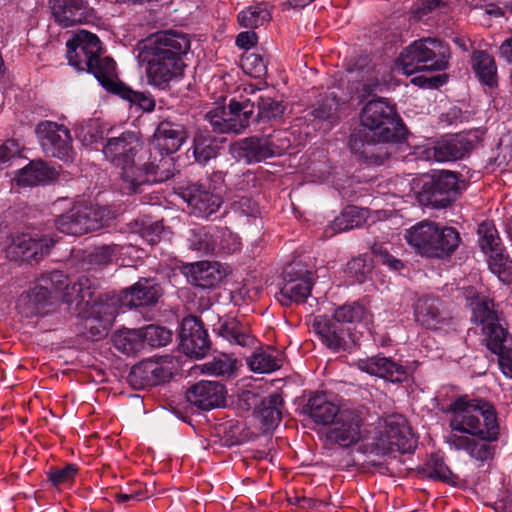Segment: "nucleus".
Wrapping results in <instances>:
<instances>
[{
	"instance_id": "1",
	"label": "nucleus",
	"mask_w": 512,
	"mask_h": 512,
	"mask_svg": "<svg viewBox=\"0 0 512 512\" xmlns=\"http://www.w3.org/2000/svg\"><path fill=\"white\" fill-rule=\"evenodd\" d=\"M450 414V433L446 443L451 449L467 452L478 461L493 457L491 445L499 438L500 427L494 406L483 399L459 396L446 409Z\"/></svg>"
},
{
	"instance_id": "2",
	"label": "nucleus",
	"mask_w": 512,
	"mask_h": 512,
	"mask_svg": "<svg viewBox=\"0 0 512 512\" xmlns=\"http://www.w3.org/2000/svg\"><path fill=\"white\" fill-rule=\"evenodd\" d=\"M187 34L176 30L159 31L138 43V59L147 83L167 90L184 76V57L190 50Z\"/></svg>"
},
{
	"instance_id": "3",
	"label": "nucleus",
	"mask_w": 512,
	"mask_h": 512,
	"mask_svg": "<svg viewBox=\"0 0 512 512\" xmlns=\"http://www.w3.org/2000/svg\"><path fill=\"white\" fill-rule=\"evenodd\" d=\"M361 128L349 138V148L366 160L374 158L372 147L378 143H400L407 129L394 104L386 98L368 101L360 112Z\"/></svg>"
},
{
	"instance_id": "4",
	"label": "nucleus",
	"mask_w": 512,
	"mask_h": 512,
	"mask_svg": "<svg viewBox=\"0 0 512 512\" xmlns=\"http://www.w3.org/2000/svg\"><path fill=\"white\" fill-rule=\"evenodd\" d=\"M68 63L78 71H87L94 75L104 87L116 73V63L111 57H102L99 38L82 30L66 43Z\"/></svg>"
},
{
	"instance_id": "5",
	"label": "nucleus",
	"mask_w": 512,
	"mask_h": 512,
	"mask_svg": "<svg viewBox=\"0 0 512 512\" xmlns=\"http://www.w3.org/2000/svg\"><path fill=\"white\" fill-rule=\"evenodd\" d=\"M451 58L450 47L437 38H422L407 46L398 58L405 74L416 71H444Z\"/></svg>"
},
{
	"instance_id": "6",
	"label": "nucleus",
	"mask_w": 512,
	"mask_h": 512,
	"mask_svg": "<svg viewBox=\"0 0 512 512\" xmlns=\"http://www.w3.org/2000/svg\"><path fill=\"white\" fill-rule=\"evenodd\" d=\"M144 142L139 132L125 130L119 135H110L103 145L105 158L119 168L120 190L123 193L131 181L136 167L135 157L143 149Z\"/></svg>"
},
{
	"instance_id": "7",
	"label": "nucleus",
	"mask_w": 512,
	"mask_h": 512,
	"mask_svg": "<svg viewBox=\"0 0 512 512\" xmlns=\"http://www.w3.org/2000/svg\"><path fill=\"white\" fill-rule=\"evenodd\" d=\"M373 447L377 454L381 455L413 452L416 448V440L405 417L400 414H391L380 421Z\"/></svg>"
},
{
	"instance_id": "8",
	"label": "nucleus",
	"mask_w": 512,
	"mask_h": 512,
	"mask_svg": "<svg viewBox=\"0 0 512 512\" xmlns=\"http://www.w3.org/2000/svg\"><path fill=\"white\" fill-rule=\"evenodd\" d=\"M149 158L141 167H135L133 176L127 184L123 194H136L142 192L146 184L162 183L174 176L175 159L172 154L164 151H149Z\"/></svg>"
},
{
	"instance_id": "9",
	"label": "nucleus",
	"mask_w": 512,
	"mask_h": 512,
	"mask_svg": "<svg viewBox=\"0 0 512 512\" xmlns=\"http://www.w3.org/2000/svg\"><path fill=\"white\" fill-rule=\"evenodd\" d=\"M458 177L455 172L442 170L423 181L417 193L419 203L426 207L446 208L458 193Z\"/></svg>"
},
{
	"instance_id": "10",
	"label": "nucleus",
	"mask_w": 512,
	"mask_h": 512,
	"mask_svg": "<svg viewBox=\"0 0 512 512\" xmlns=\"http://www.w3.org/2000/svg\"><path fill=\"white\" fill-rule=\"evenodd\" d=\"M313 285L312 271L306 269L299 262L290 263L283 270L282 284L277 299L285 307H289L293 303L302 304L311 295Z\"/></svg>"
},
{
	"instance_id": "11",
	"label": "nucleus",
	"mask_w": 512,
	"mask_h": 512,
	"mask_svg": "<svg viewBox=\"0 0 512 512\" xmlns=\"http://www.w3.org/2000/svg\"><path fill=\"white\" fill-rule=\"evenodd\" d=\"M105 210L96 205L75 204L55 220L57 229L65 234L80 236L100 229Z\"/></svg>"
},
{
	"instance_id": "12",
	"label": "nucleus",
	"mask_w": 512,
	"mask_h": 512,
	"mask_svg": "<svg viewBox=\"0 0 512 512\" xmlns=\"http://www.w3.org/2000/svg\"><path fill=\"white\" fill-rule=\"evenodd\" d=\"M479 142L477 132L469 131L445 137L432 146L424 147L419 156L426 161H456L468 155Z\"/></svg>"
},
{
	"instance_id": "13",
	"label": "nucleus",
	"mask_w": 512,
	"mask_h": 512,
	"mask_svg": "<svg viewBox=\"0 0 512 512\" xmlns=\"http://www.w3.org/2000/svg\"><path fill=\"white\" fill-rule=\"evenodd\" d=\"M36 133L43 152L65 163L73 162L76 152L72 145L70 130L63 124L41 121Z\"/></svg>"
},
{
	"instance_id": "14",
	"label": "nucleus",
	"mask_w": 512,
	"mask_h": 512,
	"mask_svg": "<svg viewBox=\"0 0 512 512\" xmlns=\"http://www.w3.org/2000/svg\"><path fill=\"white\" fill-rule=\"evenodd\" d=\"M366 432L363 413L355 408L343 407L326 437L331 443L349 448L363 440Z\"/></svg>"
},
{
	"instance_id": "15",
	"label": "nucleus",
	"mask_w": 512,
	"mask_h": 512,
	"mask_svg": "<svg viewBox=\"0 0 512 512\" xmlns=\"http://www.w3.org/2000/svg\"><path fill=\"white\" fill-rule=\"evenodd\" d=\"M416 322L426 329H449L454 325V318L447 305L438 297L424 295L414 304Z\"/></svg>"
},
{
	"instance_id": "16",
	"label": "nucleus",
	"mask_w": 512,
	"mask_h": 512,
	"mask_svg": "<svg viewBox=\"0 0 512 512\" xmlns=\"http://www.w3.org/2000/svg\"><path fill=\"white\" fill-rule=\"evenodd\" d=\"M171 360L168 356L145 359L134 365L127 380L134 389H146L159 385L172 376Z\"/></svg>"
},
{
	"instance_id": "17",
	"label": "nucleus",
	"mask_w": 512,
	"mask_h": 512,
	"mask_svg": "<svg viewBox=\"0 0 512 512\" xmlns=\"http://www.w3.org/2000/svg\"><path fill=\"white\" fill-rule=\"evenodd\" d=\"M179 338L183 352L189 357L203 358L210 351L208 332L196 316L189 315L182 320Z\"/></svg>"
},
{
	"instance_id": "18",
	"label": "nucleus",
	"mask_w": 512,
	"mask_h": 512,
	"mask_svg": "<svg viewBox=\"0 0 512 512\" xmlns=\"http://www.w3.org/2000/svg\"><path fill=\"white\" fill-rule=\"evenodd\" d=\"M312 328L322 344L333 352L346 351L352 343L349 329L327 315L315 316Z\"/></svg>"
},
{
	"instance_id": "19",
	"label": "nucleus",
	"mask_w": 512,
	"mask_h": 512,
	"mask_svg": "<svg viewBox=\"0 0 512 512\" xmlns=\"http://www.w3.org/2000/svg\"><path fill=\"white\" fill-rule=\"evenodd\" d=\"M182 198L198 217L208 218L216 213L222 205L221 196L203 183L189 184L182 191Z\"/></svg>"
},
{
	"instance_id": "20",
	"label": "nucleus",
	"mask_w": 512,
	"mask_h": 512,
	"mask_svg": "<svg viewBox=\"0 0 512 512\" xmlns=\"http://www.w3.org/2000/svg\"><path fill=\"white\" fill-rule=\"evenodd\" d=\"M49 7L55 22L65 28L88 23L94 16L85 0H49Z\"/></svg>"
},
{
	"instance_id": "21",
	"label": "nucleus",
	"mask_w": 512,
	"mask_h": 512,
	"mask_svg": "<svg viewBox=\"0 0 512 512\" xmlns=\"http://www.w3.org/2000/svg\"><path fill=\"white\" fill-rule=\"evenodd\" d=\"M55 241L45 235L22 233L12 239L8 253L15 260H39L48 254Z\"/></svg>"
},
{
	"instance_id": "22",
	"label": "nucleus",
	"mask_w": 512,
	"mask_h": 512,
	"mask_svg": "<svg viewBox=\"0 0 512 512\" xmlns=\"http://www.w3.org/2000/svg\"><path fill=\"white\" fill-rule=\"evenodd\" d=\"M188 138L186 127L165 119L158 123L151 139V147L168 154L176 153Z\"/></svg>"
},
{
	"instance_id": "23",
	"label": "nucleus",
	"mask_w": 512,
	"mask_h": 512,
	"mask_svg": "<svg viewBox=\"0 0 512 512\" xmlns=\"http://www.w3.org/2000/svg\"><path fill=\"white\" fill-rule=\"evenodd\" d=\"M54 309L51 295L38 284L22 292L16 301V310L25 318L43 317Z\"/></svg>"
},
{
	"instance_id": "24",
	"label": "nucleus",
	"mask_w": 512,
	"mask_h": 512,
	"mask_svg": "<svg viewBox=\"0 0 512 512\" xmlns=\"http://www.w3.org/2000/svg\"><path fill=\"white\" fill-rule=\"evenodd\" d=\"M187 401L200 410L219 407L225 400V387L217 381H199L186 392Z\"/></svg>"
},
{
	"instance_id": "25",
	"label": "nucleus",
	"mask_w": 512,
	"mask_h": 512,
	"mask_svg": "<svg viewBox=\"0 0 512 512\" xmlns=\"http://www.w3.org/2000/svg\"><path fill=\"white\" fill-rule=\"evenodd\" d=\"M161 295V287L155 279L142 278L131 287L122 291L119 302L120 306L133 308L153 305Z\"/></svg>"
},
{
	"instance_id": "26",
	"label": "nucleus",
	"mask_w": 512,
	"mask_h": 512,
	"mask_svg": "<svg viewBox=\"0 0 512 512\" xmlns=\"http://www.w3.org/2000/svg\"><path fill=\"white\" fill-rule=\"evenodd\" d=\"M356 366L363 372L391 382H403L407 378L406 367L380 354L365 359H359Z\"/></svg>"
},
{
	"instance_id": "27",
	"label": "nucleus",
	"mask_w": 512,
	"mask_h": 512,
	"mask_svg": "<svg viewBox=\"0 0 512 512\" xmlns=\"http://www.w3.org/2000/svg\"><path fill=\"white\" fill-rule=\"evenodd\" d=\"M190 284L203 289L216 287L226 277V269L218 262L199 261L185 267Z\"/></svg>"
},
{
	"instance_id": "28",
	"label": "nucleus",
	"mask_w": 512,
	"mask_h": 512,
	"mask_svg": "<svg viewBox=\"0 0 512 512\" xmlns=\"http://www.w3.org/2000/svg\"><path fill=\"white\" fill-rule=\"evenodd\" d=\"M437 235V223L421 221L406 230L404 238L421 256L435 258L438 249L434 240Z\"/></svg>"
},
{
	"instance_id": "29",
	"label": "nucleus",
	"mask_w": 512,
	"mask_h": 512,
	"mask_svg": "<svg viewBox=\"0 0 512 512\" xmlns=\"http://www.w3.org/2000/svg\"><path fill=\"white\" fill-rule=\"evenodd\" d=\"M306 407L312 420L324 426L332 425L343 408L333 402L326 393H318L310 397Z\"/></svg>"
},
{
	"instance_id": "30",
	"label": "nucleus",
	"mask_w": 512,
	"mask_h": 512,
	"mask_svg": "<svg viewBox=\"0 0 512 512\" xmlns=\"http://www.w3.org/2000/svg\"><path fill=\"white\" fill-rule=\"evenodd\" d=\"M233 151L236 158L248 164L271 158L265 135L244 138L233 146Z\"/></svg>"
},
{
	"instance_id": "31",
	"label": "nucleus",
	"mask_w": 512,
	"mask_h": 512,
	"mask_svg": "<svg viewBox=\"0 0 512 512\" xmlns=\"http://www.w3.org/2000/svg\"><path fill=\"white\" fill-rule=\"evenodd\" d=\"M103 88L110 93L118 95L143 112H152L155 109L156 103L150 94L132 90L118 79L117 73L106 82Z\"/></svg>"
},
{
	"instance_id": "32",
	"label": "nucleus",
	"mask_w": 512,
	"mask_h": 512,
	"mask_svg": "<svg viewBox=\"0 0 512 512\" xmlns=\"http://www.w3.org/2000/svg\"><path fill=\"white\" fill-rule=\"evenodd\" d=\"M58 176V171L43 160L31 161L17 175V183L21 186H37L52 182Z\"/></svg>"
},
{
	"instance_id": "33",
	"label": "nucleus",
	"mask_w": 512,
	"mask_h": 512,
	"mask_svg": "<svg viewBox=\"0 0 512 512\" xmlns=\"http://www.w3.org/2000/svg\"><path fill=\"white\" fill-rule=\"evenodd\" d=\"M217 334L230 344L241 347H253L257 341L255 336L251 334L250 329L236 318H229L220 322Z\"/></svg>"
},
{
	"instance_id": "34",
	"label": "nucleus",
	"mask_w": 512,
	"mask_h": 512,
	"mask_svg": "<svg viewBox=\"0 0 512 512\" xmlns=\"http://www.w3.org/2000/svg\"><path fill=\"white\" fill-rule=\"evenodd\" d=\"M339 107L340 101L337 95L334 92L326 93L307 113L305 119L313 122L314 126L324 121L333 122L338 118Z\"/></svg>"
},
{
	"instance_id": "35",
	"label": "nucleus",
	"mask_w": 512,
	"mask_h": 512,
	"mask_svg": "<svg viewBox=\"0 0 512 512\" xmlns=\"http://www.w3.org/2000/svg\"><path fill=\"white\" fill-rule=\"evenodd\" d=\"M283 399L280 394L273 393L263 398L257 407V415L261 419L263 429L269 431L278 426L282 418Z\"/></svg>"
},
{
	"instance_id": "36",
	"label": "nucleus",
	"mask_w": 512,
	"mask_h": 512,
	"mask_svg": "<svg viewBox=\"0 0 512 512\" xmlns=\"http://www.w3.org/2000/svg\"><path fill=\"white\" fill-rule=\"evenodd\" d=\"M472 69L481 83L493 87L497 84V65L492 55L484 50L472 53Z\"/></svg>"
},
{
	"instance_id": "37",
	"label": "nucleus",
	"mask_w": 512,
	"mask_h": 512,
	"mask_svg": "<svg viewBox=\"0 0 512 512\" xmlns=\"http://www.w3.org/2000/svg\"><path fill=\"white\" fill-rule=\"evenodd\" d=\"M482 334L485 345L491 352L502 351L512 345V338L501 318L483 326Z\"/></svg>"
},
{
	"instance_id": "38",
	"label": "nucleus",
	"mask_w": 512,
	"mask_h": 512,
	"mask_svg": "<svg viewBox=\"0 0 512 512\" xmlns=\"http://www.w3.org/2000/svg\"><path fill=\"white\" fill-rule=\"evenodd\" d=\"M437 234L434 240V246L438 249L435 258H444L452 255L461 242L459 232L453 227L442 226L437 223Z\"/></svg>"
},
{
	"instance_id": "39",
	"label": "nucleus",
	"mask_w": 512,
	"mask_h": 512,
	"mask_svg": "<svg viewBox=\"0 0 512 512\" xmlns=\"http://www.w3.org/2000/svg\"><path fill=\"white\" fill-rule=\"evenodd\" d=\"M193 155L198 163L205 164L217 155L216 139L207 130H198L193 138Z\"/></svg>"
},
{
	"instance_id": "40",
	"label": "nucleus",
	"mask_w": 512,
	"mask_h": 512,
	"mask_svg": "<svg viewBox=\"0 0 512 512\" xmlns=\"http://www.w3.org/2000/svg\"><path fill=\"white\" fill-rule=\"evenodd\" d=\"M189 246L192 250L204 254H215V227H202L189 231Z\"/></svg>"
},
{
	"instance_id": "41",
	"label": "nucleus",
	"mask_w": 512,
	"mask_h": 512,
	"mask_svg": "<svg viewBox=\"0 0 512 512\" xmlns=\"http://www.w3.org/2000/svg\"><path fill=\"white\" fill-rule=\"evenodd\" d=\"M472 291H469L471 293ZM471 299L470 306L472 309V320L483 326L488 323H491L500 318L498 312L494 309V302L486 296H476L475 298L471 297L470 294L467 295Z\"/></svg>"
},
{
	"instance_id": "42",
	"label": "nucleus",
	"mask_w": 512,
	"mask_h": 512,
	"mask_svg": "<svg viewBox=\"0 0 512 512\" xmlns=\"http://www.w3.org/2000/svg\"><path fill=\"white\" fill-rule=\"evenodd\" d=\"M246 363L255 373H271L278 370L282 365L281 360L270 349L255 350L251 356L247 357Z\"/></svg>"
},
{
	"instance_id": "43",
	"label": "nucleus",
	"mask_w": 512,
	"mask_h": 512,
	"mask_svg": "<svg viewBox=\"0 0 512 512\" xmlns=\"http://www.w3.org/2000/svg\"><path fill=\"white\" fill-rule=\"evenodd\" d=\"M422 473L426 478L447 484H455L458 480V477L445 464L443 458L437 454L430 456L422 468Z\"/></svg>"
},
{
	"instance_id": "44",
	"label": "nucleus",
	"mask_w": 512,
	"mask_h": 512,
	"mask_svg": "<svg viewBox=\"0 0 512 512\" xmlns=\"http://www.w3.org/2000/svg\"><path fill=\"white\" fill-rule=\"evenodd\" d=\"M271 20V14L267 9L266 4L259 3L257 5L249 6L242 10L238 16L237 21L242 28L256 29L259 26Z\"/></svg>"
},
{
	"instance_id": "45",
	"label": "nucleus",
	"mask_w": 512,
	"mask_h": 512,
	"mask_svg": "<svg viewBox=\"0 0 512 512\" xmlns=\"http://www.w3.org/2000/svg\"><path fill=\"white\" fill-rule=\"evenodd\" d=\"M477 234L479 247L486 255L503 248L498 231L492 221H483L478 226Z\"/></svg>"
},
{
	"instance_id": "46",
	"label": "nucleus",
	"mask_w": 512,
	"mask_h": 512,
	"mask_svg": "<svg viewBox=\"0 0 512 512\" xmlns=\"http://www.w3.org/2000/svg\"><path fill=\"white\" fill-rule=\"evenodd\" d=\"M115 348L125 354H135L144 348L141 330L119 331L113 336Z\"/></svg>"
},
{
	"instance_id": "47",
	"label": "nucleus",
	"mask_w": 512,
	"mask_h": 512,
	"mask_svg": "<svg viewBox=\"0 0 512 512\" xmlns=\"http://www.w3.org/2000/svg\"><path fill=\"white\" fill-rule=\"evenodd\" d=\"M97 287L98 281L96 278L82 275L71 286V292H65L63 296L66 302H70L73 299V295L76 294V299L84 301L88 304L92 299Z\"/></svg>"
},
{
	"instance_id": "48",
	"label": "nucleus",
	"mask_w": 512,
	"mask_h": 512,
	"mask_svg": "<svg viewBox=\"0 0 512 512\" xmlns=\"http://www.w3.org/2000/svg\"><path fill=\"white\" fill-rule=\"evenodd\" d=\"M489 256L488 265L492 273L505 282H512V260L504 253V247L500 251L487 254Z\"/></svg>"
},
{
	"instance_id": "49",
	"label": "nucleus",
	"mask_w": 512,
	"mask_h": 512,
	"mask_svg": "<svg viewBox=\"0 0 512 512\" xmlns=\"http://www.w3.org/2000/svg\"><path fill=\"white\" fill-rule=\"evenodd\" d=\"M78 466L74 463L66 464L63 467H52L47 472L48 481L55 488L70 487L78 474Z\"/></svg>"
},
{
	"instance_id": "50",
	"label": "nucleus",
	"mask_w": 512,
	"mask_h": 512,
	"mask_svg": "<svg viewBox=\"0 0 512 512\" xmlns=\"http://www.w3.org/2000/svg\"><path fill=\"white\" fill-rule=\"evenodd\" d=\"M37 284L45 291H47L53 298L54 293L69 292V279L63 272L55 270L43 274Z\"/></svg>"
},
{
	"instance_id": "51",
	"label": "nucleus",
	"mask_w": 512,
	"mask_h": 512,
	"mask_svg": "<svg viewBox=\"0 0 512 512\" xmlns=\"http://www.w3.org/2000/svg\"><path fill=\"white\" fill-rule=\"evenodd\" d=\"M216 249L215 254H231L239 251L241 241L230 229L215 227Z\"/></svg>"
},
{
	"instance_id": "52",
	"label": "nucleus",
	"mask_w": 512,
	"mask_h": 512,
	"mask_svg": "<svg viewBox=\"0 0 512 512\" xmlns=\"http://www.w3.org/2000/svg\"><path fill=\"white\" fill-rule=\"evenodd\" d=\"M143 345L147 343L151 347H163L171 342L172 332L161 326L148 325L140 329Z\"/></svg>"
},
{
	"instance_id": "53",
	"label": "nucleus",
	"mask_w": 512,
	"mask_h": 512,
	"mask_svg": "<svg viewBox=\"0 0 512 512\" xmlns=\"http://www.w3.org/2000/svg\"><path fill=\"white\" fill-rule=\"evenodd\" d=\"M205 117L216 133H241L242 124L231 119H225L222 113H218V106L209 110Z\"/></svg>"
},
{
	"instance_id": "54",
	"label": "nucleus",
	"mask_w": 512,
	"mask_h": 512,
	"mask_svg": "<svg viewBox=\"0 0 512 512\" xmlns=\"http://www.w3.org/2000/svg\"><path fill=\"white\" fill-rule=\"evenodd\" d=\"M120 247L117 244L102 245L96 247L87 256V261L91 266L103 267L110 264L113 258L119 252Z\"/></svg>"
},
{
	"instance_id": "55",
	"label": "nucleus",
	"mask_w": 512,
	"mask_h": 512,
	"mask_svg": "<svg viewBox=\"0 0 512 512\" xmlns=\"http://www.w3.org/2000/svg\"><path fill=\"white\" fill-rule=\"evenodd\" d=\"M364 316V307L356 302L344 304L335 309L332 319L339 324L353 323L360 321Z\"/></svg>"
},
{
	"instance_id": "56",
	"label": "nucleus",
	"mask_w": 512,
	"mask_h": 512,
	"mask_svg": "<svg viewBox=\"0 0 512 512\" xmlns=\"http://www.w3.org/2000/svg\"><path fill=\"white\" fill-rule=\"evenodd\" d=\"M258 116L264 119H277L280 118L285 110L282 101L272 99L270 97H260L258 102Z\"/></svg>"
},
{
	"instance_id": "57",
	"label": "nucleus",
	"mask_w": 512,
	"mask_h": 512,
	"mask_svg": "<svg viewBox=\"0 0 512 512\" xmlns=\"http://www.w3.org/2000/svg\"><path fill=\"white\" fill-rule=\"evenodd\" d=\"M268 148L271 150V157L281 156L291 147V140L287 131H274L272 134L265 135Z\"/></svg>"
},
{
	"instance_id": "58",
	"label": "nucleus",
	"mask_w": 512,
	"mask_h": 512,
	"mask_svg": "<svg viewBox=\"0 0 512 512\" xmlns=\"http://www.w3.org/2000/svg\"><path fill=\"white\" fill-rule=\"evenodd\" d=\"M235 368V361L227 356L214 358L202 365V371L215 376H230Z\"/></svg>"
},
{
	"instance_id": "59",
	"label": "nucleus",
	"mask_w": 512,
	"mask_h": 512,
	"mask_svg": "<svg viewBox=\"0 0 512 512\" xmlns=\"http://www.w3.org/2000/svg\"><path fill=\"white\" fill-rule=\"evenodd\" d=\"M371 269L372 266L368 259L364 256H358L347 263L346 272L358 283H363Z\"/></svg>"
},
{
	"instance_id": "60",
	"label": "nucleus",
	"mask_w": 512,
	"mask_h": 512,
	"mask_svg": "<svg viewBox=\"0 0 512 512\" xmlns=\"http://www.w3.org/2000/svg\"><path fill=\"white\" fill-rule=\"evenodd\" d=\"M242 68L245 72L255 78H260L266 74V64L261 55L250 53L241 60Z\"/></svg>"
},
{
	"instance_id": "61",
	"label": "nucleus",
	"mask_w": 512,
	"mask_h": 512,
	"mask_svg": "<svg viewBox=\"0 0 512 512\" xmlns=\"http://www.w3.org/2000/svg\"><path fill=\"white\" fill-rule=\"evenodd\" d=\"M372 252L378 262L387 265L392 270L397 271L403 267V263L392 256L383 244H374Z\"/></svg>"
},
{
	"instance_id": "62",
	"label": "nucleus",
	"mask_w": 512,
	"mask_h": 512,
	"mask_svg": "<svg viewBox=\"0 0 512 512\" xmlns=\"http://www.w3.org/2000/svg\"><path fill=\"white\" fill-rule=\"evenodd\" d=\"M447 6L444 0H418L413 6V13L418 20L434 11H442Z\"/></svg>"
},
{
	"instance_id": "63",
	"label": "nucleus",
	"mask_w": 512,
	"mask_h": 512,
	"mask_svg": "<svg viewBox=\"0 0 512 512\" xmlns=\"http://www.w3.org/2000/svg\"><path fill=\"white\" fill-rule=\"evenodd\" d=\"M232 208L235 212L247 217H256L260 213L257 202L246 196L234 201Z\"/></svg>"
},
{
	"instance_id": "64",
	"label": "nucleus",
	"mask_w": 512,
	"mask_h": 512,
	"mask_svg": "<svg viewBox=\"0 0 512 512\" xmlns=\"http://www.w3.org/2000/svg\"><path fill=\"white\" fill-rule=\"evenodd\" d=\"M20 155V149L18 144L9 140L0 146V170H3L9 166V161Z\"/></svg>"
}]
</instances>
